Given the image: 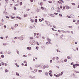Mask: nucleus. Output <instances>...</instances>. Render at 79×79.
Returning <instances> with one entry per match:
<instances>
[{
	"mask_svg": "<svg viewBox=\"0 0 79 79\" xmlns=\"http://www.w3.org/2000/svg\"><path fill=\"white\" fill-rule=\"evenodd\" d=\"M38 66V65H36L35 66V68H37V69H39L40 68V67H37Z\"/></svg>",
	"mask_w": 79,
	"mask_h": 79,
	"instance_id": "1",
	"label": "nucleus"
},
{
	"mask_svg": "<svg viewBox=\"0 0 79 79\" xmlns=\"http://www.w3.org/2000/svg\"><path fill=\"white\" fill-rule=\"evenodd\" d=\"M54 75L56 77H59L60 76V74H58L57 75H55V74H54Z\"/></svg>",
	"mask_w": 79,
	"mask_h": 79,
	"instance_id": "2",
	"label": "nucleus"
},
{
	"mask_svg": "<svg viewBox=\"0 0 79 79\" xmlns=\"http://www.w3.org/2000/svg\"><path fill=\"white\" fill-rule=\"evenodd\" d=\"M27 50H30L31 49V47H28L27 48Z\"/></svg>",
	"mask_w": 79,
	"mask_h": 79,
	"instance_id": "3",
	"label": "nucleus"
},
{
	"mask_svg": "<svg viewBox=\"0 0 79 79\" xmlns=\"http://www.w3.org/2000/svg\"><path fill=\"white\" fill-rule=\"evenodd\" d=\"M65 7H66V9H67V10H68V9H69V6H66Z\"/></svg>",
	"mask_w": 79,
	"mask_h": 79,
	"instance_id": "4",
	"label": "nucleus"
},
{
	"mask_svg": "<svg viewBox=\"0 0 79 79\" xmlns=\"http://www.w3.org/2000/svg\"><path fill=\"white\" fill-rule=\"evenodd\" d=\"M47 40L48 41V42H50V41H51V40H50V39H49L48 38L47 39Z\"/></svg>",
	"mask_w": 79,
	"mask_h": 79,
	"instance_id": "5",
	"label": "nucleus"
},
{
	"mask_svg": "<svg viewBox=\"0 0 79 79\" xmlns=\"http://www.w3.org/2000/svg\"><path fill=\"white\" fill-rule=\"evenodd\" d=\"M17 18L19 19H20V20H21V18L19 17H17Z\"/></svg>",
	"mask_w": 79,
	"mask_h": 79,
	"instance_id": "6",
	"label": "nucleus"
},
{
	"mask_svg": "<svg viewBox=\"0 0 79 79\" xmlns=\"http://www.w3.org/2000/svg\"><path fill=\"white\" fill-rule=\"evenodd\" d=\"M24 17H26L27 16V15H24Z\"/></svg>",
	"mask_w": 79,
	"mask_h": 79,
	"instance_id": "7",
	"label": "nucleus"
},
{
	"mask_svg": "<svg viewBox=\"0 0 79 79\" xmlns=\"http://www.w3.org/2000/svg\"><path fill=\"white\" fill-rule=\"evenodd\" d=\"M50 16H51V17H54V15L53 14L50 15Z\"/></svg>",
	"mask_w": 79,
	"mask_h": 79,
	"instance_id": "8",
	"label": "nucleus"
},
{
	"mask_svg": "<svg viewBox=\"0 0 79 79\" xmlns=\"http://www.w3.org/2000/svg\"><path fill=\"white\" fill-rule=\"evenodd\" d=\"M8 54H11V52H10V51H9L8 52Z\"/></svg>",
	"mask_w": 79,
	"mask_h": 79,
	"instance_id": "9",
	"label": "nucleus"
},
{
	"mask_svg": "<svg viewBox=\"0 0 79 79\" xmlns=\"http://www.w3.org/2000/svg\"><path fill=\"white\" fill-rule=\"evenodd\" d=\"M7 44L6 43H4L3 44V45H5V46H6V45H7Z\"/></svg>",
	"mask_w": 79,
	"mask_h": 79,
	"instance_id": "10",
	"label": "nucleus"
},
{
	"mask_svg": "<svg viewBox=\"0 0 79 79\" xmlns=\"http://www.w3.org/2000/svg\"><path fill=\"white\" fill-rule=\"evenodd\" d=\"M16 76H19V73H18L17 72L16 73Z\"/></svg>",
	"mask_w": 79,
	"mask_h": 79,
	"instance_id": "11",
	"label": "nucleus"
},
{
	"mask_svg": "<svg viewBox=\"0 0 79 79\" xmlns=\"http://www.w3.org/2000/svg\"><path fill=\"white\" fill-rule=\"evenodd\" d=\"M30 21H31V23H34V20H33V19H31Z\"/></svg>",
	"mask_w": 79,
	"mask_h": 79,
	"instance_id": "12",
	"label": "nucleus"
},
{
	"mask_svg": "<svg viewBox=\"0 0 79 79\" xmlns=\"http://www.w3.org/2000/svg\"><path fill=\"white\" fill-rule=\"evenodd\" d=\"M11 28L13 30H14L15 29V27H11Z\"/></svg>",
	"mask_w": 79,
	"mask_h": 79,
	"instance_id": "13",
	"label": "nucleus"
},
{
	"mask_svg": "<svg viewBox=\"0 0 79 79\" xmlns=\"http://www.w3.org/2000/svg\"><path fill=\"white\" fill-rule=\"evenodd\" d=\"M5 71L6 73H7V72H8V70H7V69H5Z\"/></svg>",
	"mask_w": 79,
	"mask_h": 79,
	"instance_id": "14",
	"label": "nucleus"
},
{
	"mask_svg": "<svg viewBox=\"0 0 79 79\" xmlns=\"http://www.w3.org/2000/svg\"><path fill=\"white\" fill-rule=\"evenodd\" d=\"M49 74L50 76H51V77H52V74L50 73H49Z\"/></svg>",
	"mask_w": 79,
	"mask_h": 79,
	"instance_id": "15",
	"label": "nucleus"
},
{
	"mask_svg": "<svg viewBox=\"0 0 79 79\" xmlns=\"http://www.w3.org/2000/svg\"><path fill=\"white\" fill-rule=\"evenodd\" d=\"M38 73H41L42 72V70H38Z\"/></svg>",
	"mask_w": 79,
	"mask_h": 79,
	"instance_id": "16",
	"label": "nucleus"
},
{
	"mask_svg": "<svg viewBox=\"0 0 79 79\" xmlns=\"http://www.w3.org/2000/svg\"><path fill=\"white\" fill-rule=\"evenodd\" d=\"M66 16L67 18H71V17L70 16L67 15Z\"/></svg>",
	"mask_w": 79,
	"mask_h": 79,
	"instance_id": "17",
	"label": "nucleus"
},
{
	"mask_svg": "<svg viewBox=\"0 0 79 79\" xmlns=\"http://www.w3.org/2000/svg\"><path fill=\"white\" fill-rule=\"evenodd\" d=\"M35 23H37V19H35Z\"/></svg>",
	"mask_w": 79,
	"mask_h": 79,
	"instance_id": "18",
	"label": "nucleus"
},
{
	"mask_svg": "<svg viewBox=\"0 0 79 79\" xmlns=\"http://www.w3.org/2000/svg\"><path fill=\"white\" fill-rule=\"evenodd\" d=\"M18 26V24H16L15 25V27H17V26Z\"/></svg>",
	"mask_w": 79,
	"mask_h": 79,
	"instance_id": "19",
	"label": "nucleus"
},
{
	"mask_svg": "<svg viewBox=\"0 0 79 79\" xmlns=\"http://www.w3.org/2000/svg\"><path fill=\"white\" fill-rule=\"evenodd\" d=\"M23 5V3H22V2H20V5Z\"/></svg>",
	"mask_w": 79,
	"mask_h": 79,
	"instance_id": "20",
	"label": "nucleus"
},
{
	"mask_svg": "<svg viewBox=\"0 0 79 79\" xmlns=\"http://www.w3.org/2000/svg\"><path fill=\"white\" fill-rule=\"evenodd\" d=\"M34 71L35 72H37V69H35Z\"/></svg>",
	"mask_w": 79,
	"mask_h": 79,
	"instance_id": "21",
	"label": "nucleus"
},
{
	"mask_svg": "<svg viewBox=\"0 0 79 79\" xmlns=\"http://www.w3.org/2000/svg\"><path fill=\"white\" fill-rule=\"evenodd\" d=\"M63 10H65V6H63Z\"/></svg>",
	"mask_w": 79,
	"mask_h": 79,
	"instance_id": "22",
	"label": "nucleus"
},
{
	"mask_svg": "<svg viewBox=\"0 0 79 79\" xmlns=\"http://www.w3.org/2000/svg\"><path fill=\"white\" fill-rule=\"evenodd\" d=\"M73 68H74L75 69V68H76V67H75V65L74 64H73Z\"/></svg>",
	"mask_w": 79,
	"mask_h": 79,
	"instance_id": "23",
	"label": "nucleus"
},
{
	"mask_svg": "<svg viewBox=\"0 0 79 79\" xmlns=\"http://www.w3.org/2000/svg\"><path fill=\"white\" fill-rule=\"evenodd\" d=\"M63 74V72H62L61 73H60V76H61V75H62Z\"/></svg>",
	"mask_w": 79,
	"mask_h": 79,
	"instance_id": "24",
	"label": "nucleus"
},
{
	"mask_svg": "<svg viewBox=\"0 0 79 79\" xmlns=\"http://www.w3.org/2000/svg\"><path fill=\"white\" fill-rule=\"evenodd\" d=\"M48 2L50 3H52V1H48Z\"/></svg>",
	"mask_w": 79,
	"mask_h": 79,
	"instance_id": "25",
	"label": "nucleus"
},
{
	"mask_svg": "<svg viewBox=\"0 0 79 79\" xmlns=\"http://www.w3.org/2000/svg\"><path fill=\"white\" fill-rule=\"evenodd\" d=\"M2 58H4V56L3 55H2L1 56Z\"/></svg>",
	"mask_w": 79,
	"mask_h": 79,
	"instance_id": "26",
	"label": "nucleus"
},
{
	"mask_svg": "<svg viewBox=\"0 0 79 79\" xmlns=\"http://www.w3.org/2000/svg\"><path fill=\"white\" fill-rule=\"evenodd\" d=\"M67 58L68 59H71V57H70L69 56H68L67 57Z\"/></svg>",
	"mask_w": 79,
	"mask_h": 79,
	"instance_id": "27",
	"label": "nucleus"
},
{
	"mask_svg": "<svg viewBox=\"0 0 79 79\" xmlns=\"http://www.w3.org/2000/svg\"><path fill=\"white\" fill-rule=\"evenodd\" d=\"M46 68V67H44V66L43 68L44 69H45Z\"/></svg>",
	"mask_w": 79,
	"mask_h": 79,
	"instance_id": "28",
	"label": "nucleus"
},
{
	"mask_svg": "<svg viewBox=\"0 0 79 79\" xmlns=\"http://www.w3.org/2000/svg\"><path fill=\"white\" fill-rule=\"evenodd\" d=\"M56 60H58V59H59V58H58V57H57L56 58Z\"/></svg>",
	"mask_w": 79,
	"mask_h": 79,
	"instance_id": "29",
	"label": "nucleus"
},
{
	"mask_svg": "<svg viewBox=\"0 0 79 79\" xmlns=\"http://www.w3.org/2000/svg\"><path fill=\"white\" fill-rule=\"evenodd\" d=\"M69 28H71V29H72L73 28V27H72V26H69Z\"/></svg>",
	"mask_w": 79,
	"mask_h": 79,
	"instance_id": "30",
	"label": "nucleus"
},
{
	"mask_svg": "<svg viewBox=\"0 0 79 79\" xmlns=\"http://www.w3.org/2000/svg\"><path fill=\"white\" fill-rule=\"evenodd\" d=\"M43 5V2H41L40 3V5L41 6H42V5Z\"/></svg>",
	"mask_w": 79,
	"mask_h": 79,
	"instance_id": "31",
	"label": "nucleus"
},
{
	"mask_svg": "<svg viewBox=\"0 0 79 79\" xmlns=\"http://www.w3.org/2000/svg\"><path fill=\"white\" fill-rule=\"evenodd\" d=\"M21 38H22V36H21L20 37H18V39H21Z\"/></svg>",
	"mask_w": 79,
	"mask_h": 79,
	"instance_id": "32",
	"label": "nucleus"
},
{
	"mask_svg": "<svg viewBox=\"0 0 79 79\" xmlns=\"http://www.w3.org/2000/svg\"><path fill=\"white\" fill-rule=\"evenodd\" d=\"M14 8L15 10L16 9V7H14Z\"/></svg>",
	"mask_w": 79,
	"mask_h": 79,
	"instance_id": "33",
	"label": "nucleus"
},
{
	"mask_svg": "<svg viewBox=\"0 0 79 79\" xmlns=\"http://www.w3.org/2000/svg\"><path fill=\"white\" fill-rule=\"evenodd\" d=\"M52 60H55V57H54L52 59Z\"/></svg>",
	"mask_w": 79,
	"mask_h": 79,
	"instance_id": "34",
	"label": "nucleus"
},
{
	"mask_svg": "<svg viewBox=\"0 0 79 79\" xmlns=\"http://www.w3.org/2000/svg\"><path fill=\"white\" fill-rule=\"evenodd\" d=\"M54 10V8L53 7H52L51 8V10Z\"/></svg>",
	"mask_w": 79,
	"mask_h": 79,
	"instance_id": "35",
	"label": "nucleus"
},
{
	"mask_svg": "<svg viewBox=\"0 0 79 79\" xmlns=\"http://www.w3.org/2000/svg\"><path fill=\"white\" fill-rule=\"evenodd\" d=\"M50 63H52V60H50Z\"/></svg>",
	"mask_w": 79,
	"mask_h": 79,
	"instance_id": "36",
	"label": "nucleus"
},
{
	"mask_svg": "<svg viewBox=\"0 0 79 79\" xmlns=\"http://www.w3.org/2000/svg\"><path fill=\"white\" fill-rule=\"evenodd\" d=\"M4 27L5 28V29L6 28V25H4Z\"/></svg>",
	"mask_w": 79,
	"mask_h": 79,
	"instance_id": "37",
	"label": "nucleus"
},
{
	"mask_svg": "<svg viewBox=\"0 0 79 79\" xmlns=\"http://www.w3.org/2000/svg\"><path fill=\"white\" fill-rule=\"evenodd\" d=\"M64 62H66L67 61V59H65L64 60Z\"/></svg>",
	"mask_w": 79,
	"mask_h": 79,
	"instance_id": "38",
	"label": "nucleus"
},
{
	"mask_svg": "<svg viewBox=\"0 0 79 79\" xmlns=\"http://www.w3.org/2000/svg\"><path fill=\"white\" fill-rule=\"evenodd\" d=\"M56 50H57V52H60V51H58V50L57 49Z\"/></svg>",
	"mask_w": 79,
	"mask_h": 79,
	"instance_id": "39",
	"label": "nucleus"
},
{
	"mask_svg": "<svg viewBox=\"0 0 79 79\" xmlns=\"http://www.w3.org/2000/svg\"><path fill=\"white\" fill-rule=\"evenodd\" d=\"M73 22L75 23L76 22V20H73Z\"/></svg>",
	"mask_w": 79,
	"mask_h": 79,
	"instance_id": "40",
	"label": "nucleus"
},
{
	"mask_svg": "<svg viewBox=\"0 0 79 79\" xmlns=\"http://www.w3.org/2000/svg\"><path fill=\"white\" fill-rule=\"evenodd\" d=\"M60 8H61V9H62V6H60Z\"/></svg>",
	"mask_w": 79,
	"mask_h": 79,
	"instance_id": "41",
	"label": "nucleus"
},
{
	"mask_svg": "<svg viewBox=\"0 0 79 79\" xmlns=\"http://www.w3.org/2000/svg\"><path fill=\"white\" fill-rule=\"evenodd\" d=\"M6 17L7 18H8V19H9V18H10V17H9L8 16H6Z\"/></svg>",
	"mask_w": 79,
	"mask_h": 79,
	"instance_id": "42",
	"label": "nucleus"
},
{
	"mask_svg": "<svg viewBox=\"0 0 79 79\" xmlns=\"http://www.w3.org/2000/svg\"><path fill=\"white\" fill-rule=\"evenodd\" d=\"M75 65H76H76H77L78 66H79V64H76Z\"/></svg>",
	"mask_w": 79,
	"mask_h": 79,
	"instance_id": "43",
	"label": "nucleus"
},
{
	"mask_svg": "<svg viewBox=\"0 0 79 79\" xmlns=\"http://www.w3.org/2000/svg\"><path fill=\"white\" fill-rule=\"evenodd\" d=\"M59 16H60L61 17L62 16V15L61 14H59Z\"/></svg>",
	"mask_w": 79,
	"mask_h": 79,
	"instance_id": "44",
	"label": "nucleus"
},
{
	"mask_svg": "<svg viewBox=\"0 0 79 79\" xmlns=\"http://www.w3.org/2000/svg\"><path fill=\"white\" fill-rule=\"evenodd\" d=\"M60 1H61V2H62V3L64 2H63V0H61Z\"/></svg>",
	"mask_w": 79,
	"mask_h": 79,
	"instance_id": "45",
	"label": "nucleus"
},
{
	"mask_svg": "<svg viewBox=\"0 0 79 79\" xmlns=\"http://www.w3.org/2000/svg\"><path fill=\"white\" fill-rule=\"evenodd\" d=\"M8 64H5V66H7Z\"/></svg>",
	"mask_w": 79,
	"mask_h": 79,
	"instance_id": "46",
	"label": "nucleus"
},
{
	"mask_svg": "<svg viewBox=\"0 0 79 79\" xmlns=\"http://www.w3.org/2000/svg\"><path fill=\"white\" fill-rule=\"evenodd\" d=\"M54 14L55 15H58V14L56 13H55Z\"/></svg>",
	"mask_w": 79,
	"mask_h": 79,
	"instance_id": "47",
	"label": "nucleus"
},
{
	"mask_svg": "<svg viewBox=\"0 0 79 79\" xmlns=\"http://www.w3.org/2000/svg\"><path fill=\"white\" fill-rule=\"evenodd\" d=\"M34 35H35L34 37H35V35H36V33H35L34 34Z\"/></svg>",
	"mask_w": 79,
	"mask_h": 79,
	"instance_id": "48",
	"label": "nucleus"
},
{
	"mask_svg": "<svg viewBox=\"0 0 79 79\" xmlns=\"http://www.w3.org/2000/svg\"><path fill=\"white\" fill-rule=\"evenodd\" d=\"M39 21H40V22H42V19H39Z\"/></svg>",
	"mask_w": 79,
	"mask_h": 79,
	"instance_id": "49",
	"label": "nucleus"
},
{
	"mask_svg": "<svg viewBox=\"0 0 79 79\" xmlns=\"http://www.w3.org/2000/svg\"><path fill=\"white\" fill-rule=\"evenodd\" d=\"M27 64H25V66H27Z\"/></svg>",
	"mask_w": 79,
	"mask_h": 79,
	"instance_id": "50",
	"label": "nucleus"
},
{
	"mask_svg": "<svg viewBox=\"0 0 79 79\" xmlns=\"http://www.w3.org/2000/svg\"><path fill=\"white\" fill-rule=\"evenodd\" d=\"M37 34V35H39V33H37V34Z\"/></svg>",
	"mask_w": 79,
	"mask_h": 79,
	"instance_id": "51",
	"label": "nucleus"
},
{
	"mask_svg": "<svg viewBox=\"0 0 79 79\" xmlns=\"http://www.w3.org/2000/svg\"><path fill=\"white\" fill-rule=\"evenodd\" d=\"M11 19H14L15 18V17H12L11 18Z\"/></svg>",
	"mask_w": 79,
	"mask_h": 79,
	"instance_id": "52",
	"label": "nucleus"
},
{
	"mask_svg": "<svg viewBox=\"0 0 79 79\" xmlns=\"http://www.w3.org/2000/svg\"><path fill=\"white\" fill-rule=\"evenodd\" d=\"M16 65L17 67H19V65L18 64H16Z\"/></svg>",
	"mask_w": 79,
	"mask_h": 79,
	"instance_id": "53",
	"label": "nucleus"
},
{
	"mask_svg": "<svg viewBox=\"0 0 79 79\" xmlns=\"http://www.w3.org/2000/svg\"><path fill=\"white\" fill-rule=\"evenodd\" d=\"M36 44L38 45H39V44L38 42L36 43Z\"/></svg>",
	"mask_w": 79,
	"mask_h": 79,
	"instance_id": "54",
	"label": "nucleus"
},
{
	"mask_svg": "<svg viewBox=\"0 0 79 79\" xmlns=\"http://www.w3.org/2000/svg\"><path fill=\"white\" fill-rule=\"evenodd\" d=\"M49 67V66L48 65H47L46 67V68H48Z\"/></svg>",
	"mask_w": 79,
	"mask_h": 79,
	"instance_id": "55",
	"label": "nucleus"
},
{
	"mask_svg": "<svg viewBox=\"0 0 79 79\" xmlns=\"http://www.w3.org/2000/svg\"><path fill=\"white\" fill-rule=\"evenodd\" d=\"M57 9H58V10H60V7H57Z\"/></svg>",
	"mask_w": 79,
	"mask_h": 79,
	"instance_id": "56",
	"label": "nucleus"
},
{
	"mask_svg": "<svg viewBox=\"0 0 79 79\" xmlns=\"http://www.w3.org/2000/svg\"><path fill=\"white\" fill-rule=\"evenodd\" d=\"M58 32H61V31H60V30H58Z\"/></svg>",
	"mask_w": 79,
	"mask_h": 79,
	"instance_id": "57",
	"label": "nucleus"
},
{
	"mask_svg": "<svg viewBox=\"0 0 79 79\" xmlns=\"http://www.w3.org/2000/svg\"><path fill=\"white\" fill-rule=\"evenodd\" d=\"M32 79H35V76H34L32 77Z\"/></svg>",
	"mask_w": 79,
	"mask_h": 79,
	"instance_id": "58",
	"label": "nucleus"
},
{
	"mask_svg": "<svg viewBox=\"0 0 79 79\" xmlns=\"http://www.w3.org/2000/svg\"><path fill=\"white\" fill-rule=\"evenodd\" d=\"M30 39H33V38H32V37H30Z\"/></svg>",
	"mask_w": 79,
	"mask_h": 79,
	"instance_id": "59",
	"label": "nucleus"
},
{
	"mask_svg": "<svg viewBox=\"0 0 79 79\" xmlns=\"http://www.w3.org/2000/svg\"><path fill=\"white\" fill-rule=\"evenodd\" d=\"M17 53H18V54H19V51H17Z\"/></svg>",
	"mask_w": 79,
	"mask_h": 79,
	"instance_id": "60",
	"label": "nucleus"
},
{
	"mask_svg": "<svg viewBox=\"0 0 79 79\" xmlns=\"http://www.w3.org/2000/svg\"><path fill=\"white\" fill-rule=\"evenodd\" d=\"M30 1L31 2H33V0H31Z\"/></svg>",
	"mask_w": 79,
	"mask_h": 79,
	"instance_id": "61",
	"label": "nucleus"
},
{
	"mask_svg": "<svg viewBox=\"0 0 79 79\" xmlns=\"http://www.w3.org/2000/svg\"><path fill=\"white\" fill-rule=\"evenodd\" d=\"M49 72H50V73H52V70L49 71Z\"/></svg>",
	"mask_w": 79,
	"mask_h": 79,
	"instance_id": "62",
	"label": "nucleus"
},
{
	"mask_svg": "<svg viewBox=\"0 0 79 79\" xmlns=\"http://www.w3.org/2000/svg\"><path fill=\"white\" fill-rule=\"evenodd\" d=\"M0 38H1V39H3V38L2 37H1Z\"/></svg>",
	"mask_w": 79,
	"mask_h": 79,
	"instance_id": "63",
	"label": "nucleus"
},
{
	"mask_svg": "<svg viewBox=\"0 0 79 79\" xmlns=\"http://www.w3.org/2000/svg\"><path fill=\"white\" fill-rule=\"evenodd\" d=\"M41 9H42V10H44V7H41Z\"/></svg>",
	"mask_w": 79,
	"mask_h": 79,
	"instance_id": "64",
	"label": "nucleus"
}]
</instances>
